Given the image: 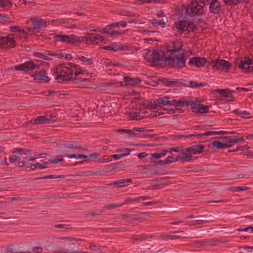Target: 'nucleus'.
<instances>
[{
    "label": "nucleus",
    "mask_w": 253,
    "mask_h": 253,
    "mask_svg": "<svg viewBox=\"0 0 253 253\" xmlns=\"http://www.w3.org/2000/svg\"><path fill=\"white\" fill-rule=\"evenodd\" d=\"M53 121L52 120H48L45 116H39L37 118L34 119L30 121L31 124L34 125L49 124Z\"/></svg>",
    "instance_id": "obj_11"
},
{
    "label": "nucleus",
    "mask_w": 253,
    "mask_h": 253,
    "mask_svg": "<svg viewBox=\"0 0 253 253\" xmlns=\"http://www.w3.org/2000/svg\"><path fill=\"white\" fill-rule=\"evenodd\" d=\"M12 152L13 153L23 154L24 155L27 154V153L25 152V149L19 148L14 149Z\"/></svg>",
    "instance_id": "obj_52"
},
{
    "label": "nucleus",
    "mask_w": 253,
    "mask_h": 253,
    "mask_svg": "<svg viewBox=\"0 0 253 253\" xmlns=\"http://www.w3.org/2000/svg\"><path fill=\"white\" fill-rule=\"evenodd\" d=\"M205 147L204 145H194L186 148V152H189L190 154H200L203 152V149Z\"/></svg>",
    "instance_id": "obj_9"
},
{
    "label": "nucleus",
    "mask_w": 253,
    "mask_h": 253,
    "mask_svg": "<svg viewBox=\"0 0 253 253\" xmlns=\"http://www.w3.org/2000/svg\"><path fill=\"white\" fill-rule=\"evenodd\" d=\"M199 60H201V62H202V64L203 65V67L206 66H209L211 64V62L207 60V58L204 57H201V59H199Z\"/></svg>",
    "instance_id": "obj_58"
},
{
    "label": "nucleus",
    "mask_w": 253,
    "mask_h": 253,
    "mask_svg": "<svg viewBox=\"0 0 253 253\" xmlns=\"http://www.w3.org/2000/svg\"><path fill=\"white\" fill-rule=\"evenodd\" d=\"M253 64V60L249 57H244V60H241L239 64L240 68H244V66H247V68H250V65Z\"/></svg>",
    "instance_id": "obj_16"
},
{
    "label": "nucleus",
    "mask_w": 253,
    "mask_h": 253,
    "mask_svg": "<svg viewBox=\"0 0 253 253\" xmlns=\"http://www.w3.org/2000/svg\"><path fill=\"white\" fill-rule=\"evenodd\" d=\"M78 58L82 62H86L87 65H91L93 64V60L92 58H87L83 56H80Z\"/></svg>",
    "instance_id": "obj_42"
},
{
    "label": "nucleus",
    "mask_w": 253,
    "mask_h": 253,
    "mask_svg": "<svg viewBox=\"0 0 253 253\" xmlns=\"http://www.w3.org/2000/svg\"><path fill=\"white\" fill-rule=\"evenodd\" d=\"M220 59H216L215 60H211V68L212 69L214 70H220V62L219 61Z\"/></svg>",
    "instance_id": "obj_28"
},
{
    "label": "nucleus",
    "mask_w": 253,
    "mask_h": 253,
    "mask_svg": "<svg viewBox=\"0 0 253 253\" xmlns=\"http://www.w3.org/2000/svg\"><path fill=\"white\" fill-rule=\"evenodd\" d=\"M197 2L196 0H192L188 4H182V6L187 7L185 9V16L195 17L196 16H201L205 12L204 11V4L202 5Z\"/></svg>",
    "instance_id": "obj_1"
},
{
    "label": "nucleus",
    "mask_w": 253,
    "mask_h": 253,
    "mask_svg": "<svg viewBox=\"0 0 253 253\" xmlns=\"http://www.w3.org/2000/svg\"><path fill=\"white\" fill-rule=\"evenodd\" d=\"M100 230L102 232H109L111 233H113L114 232H124L126 231L125 228H100Z\"/></svg>",
    "instance_id": "obj_24"
},
{
    "label": "nucleus",
    "mask_w": 253,
    "mask_h": 253,
    "mask_svg": "<svg viewBox=\"0 0 253 253\" xmlns=\"http://www.w3.org/2000/svg\"><path fill=\"white\" fill-rule=\"evenodd\" d=\"M190 107L192 112L199 114L207 113L210 108V106L208 105L197 104L193 101L190 102Z\"/></svg>",
    "instance_id": "obj_5"
},
{
    "label": "nucleus",
    "mask_w": 253,
    "mask_h": 253,
    "mask_svg": "<svg viewBox=\"0 0 253 253\" xmlns=\"http://www.w3.org/2000/svg\"><path fill=\"white\" fill-rule=\"evenodd\" d=\"M65 63H62L57 65L55 68L51 70L52 76H54V73H57L58 69H65V68H68L65 66Z\"/></svg>",
    "instance_id": "obj_33"
},
{
    "label": "nucleus",
    "mask_w": 253,
    "mask_h": 253,
    "mask_svg": "<svg viewBox=\"0 0 253 253\" xmlns=\"http://www.w3.org/2000/svg\"><path fill=\"white\" fill-rule=\"evenodd\" d=\"M111 46L113 48L112 51H116L118 50H126L128 49V47L127 46H124L123 45H119L117 43L112 44Z\"/></svg>",
    "instance_id": "obj_26"
},
{
    "label": "nucleus",
    "mask_w": 253,
    "mask_h": 253,
    "mask_svg": "<svg viewBox=\"0 0 253 253\" xmlns=\"http://www.w3.org/2000/svg\"><path fill=\"white\" fill-rule=\"evenodd\" d=\"M33 166H34V168H38V169H45L47 168V166L46 165L42 164L41 163H35V164H33Z\"/></svg>",
    "instance_id": "obj_62"
},
{
    "label": "nucleus",
    "mask_w": 253,
    "mask_h": 253,
    "mask_svg": "<svg viewBox=\"0 0 253 253\" xmlns=\"http://www.w3.org/2000/svg\"><path fill=\"white\" fill-rule=\"evenodd\" d=\"M73 72V70L69 68H65V69H58L57 73H54V75H64L65 74L66 76L67 75H72Z\"/></svg>",
    "instance_id": "obj_23"
},
{
    "label": "nucleus",
    "mask_w": 253,
    "mask_h": 253,
    "mask_svg": "<svg viewBox=\"0 0 253 253\" xmlns=\"http://www.w3.org/2000/svg\"><path fill=\"white\" fill-rule=\"evenodd\" d=\"M0 6L3 8L6 7L8 4H9V7L12 6V3L8 0H0Z\"/></svg>",
    "instance_id": "obj_46"
},
{
    "label": "nucleus",
    "mask_w": 253,
    "mask_h": 253,
    "mask_svg": "<svg viewBox=\"0 0 253 253\" xmlns=\"http://www.w3.org/2000/svg\"><path fill=\"white\" fill-rule=\"evenodd\" d=\"M240 141H245V139H243V138H231V139L229 141V143H238Z\"/></svg>",
    "instance_id": "obj_60"
},
{
    "label": "nucleus",
    "mask_w": 253,
    "mask_h": 253,
    "mask_svg": "<svg viewBox=\"0 0 253 253\" xmlns=\"http://www.w3.org/2000/svg\"><path fill=\"white\" fill-rule=\"evenodd\" d=\"M125 151H127V152L122 153L120 155H117V154L113 155L112 156H110L111 158L112 159V158H113L114 160H116L119 159L120 158H121L122 157L127 156V155H129L131 150L130 149H126Z\"/></svg>",
    "instance_id": "obj_30"
},
{
    "label": "nucleus",
    "mask_w": 253,
    "mask_h": 253,
    "mask_svg": "<svg viewBox=\"0 0 253 253\" xmlns=\"http://www.w3.org/2000/svg\"><path fill=\"white\" fill-rule=\"evenodd\" d=\"M185 53H182L178 56L174 57V62L171 64L172 68H182L185 66V60H184Z\"/></svg>",
    "instance_id": "obj_8"
},
{
    "label": "nucleus",
    "mask_w": 253,
    "mask_h": 253,
    "mask_svg": "<svg viewBox=\"0 0 253 253\" xmlns=\"http://www.w3.org/2000/svg\"><path fill=\"white\" fill-rule=\"evenodd\" d=\"M225 4L230 5L231 6H235L237 5L239 3L238 0H223Z\"/></svg>",
    "instance_id": "obj_39"
},
{
    "label": "nucleus",
    "mask_w": 253,
    "mask_h": 253,
    "mask_svg": "<svg viewBox=\"0 0 253 253\" xmlns=\"http://www.w3.org/2000/svg\"><path fill=\"white\" fill-rule=\"evenodd\" d=\"M34 55L35 57L42 59L45 60L50 61L51 60V58H50L48 56H46L43 55L42 53H40V52H35L34 53Z\"/></svg>",
    "instance_id": "obj_37"
},
{
    "label": "nucleus",
    "mask_w": 253,
    "mask_h": 253,
    "mask_svg": "<svg viewBox=\"0 0 253 253\" xmlns=\"http://www.w3.org/2000/svg\"><path fill=\"white\" fill-rule=\"evenodd\" d=\"M208 146L211 149H214L215 147L217 149H222L223 148V142L219 141H214L211 144H209Z\"/></svg>",
    "instance_id": "obj_32"
},
{
    "label": "nucleus",
    "mask_w": 253,
    "mask_h": 253,
    "mask_svg": "<svg viewBox=\"0 0 253 253\" xmlns=\"http://www.w3.org/2000/svg\"><path fill=\"white\" fill-rule=\"evenodd\" d=\"M248 188L246 186L243 187H230V190L232 191H240L248 190Z\"/></svg>",
    "instance_id": "obj_45"
},
{
    "label": "nucleus",
    "mask_w": 253,
    "mask_h": 253,
    "mask_svg": "<svg viewBox=\"0 0 253 253\" xmlns=\"http://www.w3.org/2000/svg\"><path fill=\"white\" fill-rule=\"evenodd\" d=\"M206 247L208 246H214L217 245L218 243H223V241L222 239H217L215 238L209 239H205Z\"/></svg>",
    "instance_id": "obj_17"
},
{
    "label": "nucleus",
    "mask_w": 253,
    "mask_h": 253,
    "mask_svg": "<svg viewBox=\"0 0 253 253\" xmlns=\"http://www.w3.org/2000/svg\"><path fill=\"white\" fill-rule=\"evenodd\" d=\"M133 131V129L131 130V129H118L117 130V131L119 132H125V133H126L127 134H128L131 135Z\"/></svg>",
    "instance_id": "obj_61"
},
{
    "label": "nucleus",
    "mask_w": 253,
    "mask_h": 253,
    "mask_svg": "<svg viewBox=\"0 0 253 253\" xmlns=\"http://www.w3.org/2000/svg\"><path fill=\"white\" fill-rule=\"evenodd\" d=\"M16 46V41H15L13 37H8V44L6 46V49H10L11 48H13Z\"/></svg>",
    "instance_id": "obj_34"
},
{
    "label": "nucleus",
    "mask_w": 253,
    "mask_h": 253,
    "mask_svg": "<svg viewBox=\"0 0 253 253\" xmlns=\"http://www.w3.org/2000/svg\"><path fill=\"white\" fill-rule=\"evenodd\" d=\"M68 37H69V38L68 40L67 44L75 45L77 42H81V40H80V38L73 34H71L68 36Z\"/></svg>",
    "instance_id": "obj_21"
},
{
    "label": "nucleus",
    "mask_w": 253,
    "mask_h": 253,
    "mask_svg": "<svg viewBox=\"0 0 253 253\" xmlns=\"http://www.w3.org/2000/svg\"><path fill=\"white\" fill-rule=\"evenodd\" d=\"M225 8L223 5L217 1V0H212L210 2L209 11L214 14L220 15L224 12Z\"/></svg>",
    "instance_id": "obj_3"
},
{
    "label": "nucleus",
    "mask_w": 253,
    "mask_h": 253,
    "mask_svg": "<svg viewBox=\"0 0 253 253\" xmlns=\"http://www.w3.org/2000/svg\"><path fill=\"white\" fill-rule=\"evenodd\" d=\"M30 21L32 22L33 26V29L35 30L37 33L40 32V30L42 28H45L47 27L46 21L38 17L31 18L30 19Z\"/></svg>",
    "instance_id": "obj_6"
},
{
    "label": "nucleus",
    "mask_w": 253,
    "mask_h": 253,
    "mask_svg": "<svg viewBox=\"0 0 253 253\" xmlns=\"http://www.w3.org/2000/svg\"><path fill=\"white\" fill-rule=\"evenodd\" d=\"M172 161H173V160H159V161H154V163L155 164H163V165H166L167 164L171 163H172Z\"/></svg>",
    "instance_id": "obj_48"
},
{
    "label": "nucleus",
    "mask_w": 253,
    "mask_h": 253,
    "mask_svg": "<svg viewBox=\"0 0 253 253\" xmlns=\"http://www.w3.org/2000/svg\"><path fill=\"white\" fill-rule=\"evenodd\" d=\"M198 27L192 21L187 22L186 31H187L188 33L191 32H194L198 30Z\"/></svg>",
    "instance_id": "obj_20"
},
{
    "label": "nucleus",
    "mask_w": 253,
    "mask_h": 253,
    "mask_svg": "<svg viewBox=\"0 0 253 253\" xmlns=\"http://www.w3.org/2000/svg\"><path fill=\"white\" fill-rule=\"evenodd\" d=\"M62 146L64 147L69 148H71V149L75 148V149H81V150H83V148L82 147H81V146H74L72 144H62Z\"/></svg>",
    "instance_id": "obj_50"
},
{
    "label": "nucleus",
    "mask_w": 253,
    "mask_h": 253,
    "mask_svg": "<svg viewBox=\"0 0 253 253\" xmlns=\"http://www.w3.org/2000/svg\"><path fill=\"white\" fill-rule=\"evenodd\" d=\"M68 65L70 66V69L74 67L75 70V75L77 76L78 75L83 74V72L82 71L79 65L74 64L72 63H68Z\"/></svg>",
    "instance_id": "obj_25"
},
{
    "label": "nucleus",
    "mask_w": 253,
    "mask_h": 253,
    "mask_svg": "<svg viewBox=\"0 0 253 253\" xmlns=\"http://www.w3.org/2000/svg\"><path fill=\"white\" fill-rule=\"evenodd\" d=\"M182 44L180 45V47H179L178 48L176 49L175 48V46H173V47L172 49H168L167 50V52H169L170 53V54L172 55L173 53H174V52H178L180 50H181V48H182Z\"/></svg>",
    "instance_id": "obj_53"
},
{
    "label": "nucleus",
    "mask_w": 253,
    "mask_h": 253,
    "mask_svg": "<svg viewBox=\"0 0 253 253\" xmlns=\"http://www.w3.org/2000/svg\"><path fill=\"white\" fill-rule=\"evenodd\" d=\"M217 217V215H210L209 216L207 215H201L199 217L198 220H196V221H197L199 224H202L204 222V221L202 220V219H211Z\"/></svg>",
    "instance_id": "obj_22"
},
{
    "label": "nucleus",
    "mask_w": 253,
    "mask_h": 253,
    "mask_svg": "<svg viewBox=\"0 0 253 253\" xmlns=\"http://www.w3.org/2000/svg\"><path fill=\"white\" fill-rule=\"evenodd\" d=\"M179 156L180 157V159H182L186 162H189L192 160V157L189 156L186 153H183L182 151H181L180 154L179 155Z\"/></svg>",
    "instance_id": "obj_35"
},
{
    "label": "nucleus",
    "mask_w": 253,
    "mask_h": 253,
    "mask_svg": "<svg viewBox=\"0 0 253 253\" xmlns=\"http://www.w3.org/2000/svg\"><path fill=\"white\" fill-rule=\"evenodd\" d=\"M187 25V21L186 20H179L174 23L175 28L183 32L186 31Z\"/></svg>",
    "instance_id": "obj_14"
},
{
    "label": "nucleus",
    "mask_w": 253,
    "mask_h": 253,
    "mask_svg": "<svg viewBox=\"0 0 253 253\" xmlns=\"http://www.w3.org/2000/svg\"><path fill=\"white\" fill-rule=\"evenodd\" d=\"M135 218H140V219L143 216H149V213L148 212H141L134 215Z\"/></svg>",
    "instance_id": "obj_57"
},
{
    "label": "nucleus",
    "mask_w": 253,
    "mask_h": 253,
    "mask_svg": "<svg viewBox=\"0 0 253 253\" xmlns=\"http://www.w3.org/2000/svg\"><path fill=\"white\" fill-rule=\"evenodd\" d=\"M65 177L63 175H46L42 177H36L34 178V180H39V179H48V178H64Z\"/></svg>",
    "instance_id": "obj_31"
},
{
    "label": "nucleus",
    "mask_w": 253,
    "mask_h": 253,
    "mask_svg": "<svg viewBox=\"0 0 253 253\" xmlns=\"http://www.w3.org/2000/svg\"><path fill=\"white\" fill-rule=\"evenodd\" d=\"M158 81L166 86H178L180 84L176 81H170L168 79L164 78H160Z\"/></svg>",
    "instance_id": "obj_13"
},
{
    "label": "nucleus",
    "mask_w": 253,
    "mask_h": 253,
    "mask_svg": "<svg viewBox=\"0 0 253 253\" xmlns=\"http://www.w3.org/2000/svg\"><path fill=\"white\" fill-rule=\"evenodd\" d=\"M20 160V158L17 155H14L13 157L9 158V162L11 163H14L16 162L19 161Z\"/></svg>",
    "instance_id": "obj_55"
},
{
    "label": "nucleus",
    "mask_w": 253,
    "mask_h": 253,
    "mask_svg": "<svg viewBox=\"0 0 253 253\" xmlns=\"http://www.w3.org/2000/svg\"><path fill=\"white\" fill-rule=\"evenodd\" d=\"M219 61L220 62L221 71H223L224 70H228L231 68L232 64L229 61L223 59H220ZM226 72H227L228 71H226Z\"/></svg>",
    "instance_id": "obj_18"
},
{
    "label": "nucleus",
    "mask_w": 253,
    "mask_h": 253,
    "mask_svg": "<svg viewBox=\"0 0 253 253\" xmlns=\"http://www.w3.org/2000/svg\"><path fill=\"white\" fill-rule=\"evenodd\" d=\"M193 244L197 248L206 247L205 240L202 241H195L193 242Z\"/></svg>",
    "instance_id": "obj_41"
},
{
    "label": "nucleus",
    "mask_w": 253,
    "mask_h": 253,
    "mask_svg": "<svg viewBox=\"0 0 253 253\" xmlns=\"http://www.w3.org/2000/svg\"><path fill=\"white\" fill-rule=\"evenodd\" d=\"M54 76L56 77L55 78V80L57 81V83H63L65 82L72 81V80H73L72 75L66 76L65 74H58L54 75Z\"/></svg>",
    "instance_id": "obj_12"
},
{
    "label": "nucleus",
    "mask_w": 253,
    "mask_h": 253,
    "mask_svg": "<svg viewBox=\"0 0 253 253\" xmlns=\"http://www.w3.org/2000/svg\"><path fill=\"white\" fill-rule=\"evenodd\" d=\"M105 157H107V158L98 159L97 160V162L99 163H103L109 162L112 161V159L111 158L110 156H105Z\"/></svg>",
    "instance_id": "obj_49"
},
{
    "label": "nucleus",
    "mask_w": 253,
    "mask_h": 253,
    "mask_svg": "<svg viewBox=\"0 0 253 253\" xmlns=\"http://www.w3.org/2000/svg\"><path fill=\"white\" fill-rule=\"evenodd\" d=\"M47 72L45 70L41 71H36L31 75L34 80H40L44 83H48L50 78L47 76Z\"/></svg>",
    "instance_id": "obj_7"
},
{
    "label": "nucleus",
    "mask_w": 253,
    "mask_h": 253,
    "mask_svg": "<svg viewBox=\"0 0 253 253\" xmlns=\"http://www.w3.org/2000/svg\"><path fill=\"white\" fill-rule=\"evenodd\" d=\"M81 42H84L87 44L93 43L90 35L88 37H82L81 40Z\"/></svg>",
    "instance_id": "obj_43"
},
{
    "label": "nucleus",
    "mask_w": 253,
    "mask_h": 253,
    "mask_svg": "<svg viewBox=\"0 0 253 253\" xmlns=\"http://www.w3.org/2000/svg\"><path fill=\"white\" fill-rule=\"evenodd\" d=\"M140 218H135L134 214H132L131 217H129L128 218V219L126 220L127 222L131 223L134 221H137L139 220Z\"/></svg>",
    "instance_id": "obj_64"
},
{
    "label": "nucleus",
    "mask_w": 253,
    "mask_h": 253,
    "mask_svg": "<svg viewBox=\"0 0 253 253\" xmlns=\"http://www.w3.org/2000/svg\"><path fill=\"white\" fill-rule=\"evenodd\" d=\"M39 65L35 64L33 61L30 60L24 63L15 66L14 68L16 71H23L27 72L30 70L36 69L37 67L39 68Z\"/></svg>",
    "instance_id": "obj_4"
},
{
    "label": "nucleus",
    "mask_w": 253,
    "mask_h": 253,
    "mask_svg": "<svg viewBox=\"0 0 253 253\" xmlns=\"http://www.w3.org/2000/svg\"><path fill=\"white\" fill-rule=\"evenodd\" d=\"M240 114H241V117L242 118L250 119L252 118V116L248 117V116L250 115V113L246 111H242Z\"/></svg>",
    "instance_id": "obj_59"
},
{
    "label": "nucleus",
    "mask_w": 253,
    "mask_h": 253,
    "mask_svg": "<svg viewBox=\"0 0 253 253\" xmlns=\"http://www.w3.org/2000/svg\"><path fill=\"white\" fill-rule=\"evenodd\" d=\"M42 249L40 247H33L32 249V253H42Z\"/></svg>",
    "instance_id": "obj_63"
},
{
    "label": "nucleus",
    "mask_w": 253,
    "mask_h": 253,
    "mask_svg": "<svg viewBox=\"0 0 253 253\" xmlns=\"http://www.w3.org/2000/svg\"><path fill=\"white\" fill-rule=\"evenodd\" d=\"M155 102H156L157 103V105H158L160 108H162L161 105H166V101H165L163 98H159L156 99Z\"/></svg>",
    "instance_id": "obj_51"
},
{
    "label": "nucleus",
    "mask_w": 253,
    "mask_h": 253,
    "mask_svg": "<svg viewBox=\"0 0 253 253\" xmlns=\"http://www.w3.org/2000/svg\"><path fill=\"white\" fill-rule=\"evenodd\" d=\"M64 161V159L62 158H53L52 160H49L48 162L50 163V164H56L60 162H62Z\"/></svg>",
    "instance_id": "obj_56"
},
{
    "label": "nucleus",
    "mask_w": 253,
    "mask_h": 253,
    "mask_svg": "<svg viewBox=\"0 0 253 253\" xmlns=\"http://www.w3.org/2000/svg\"><path fill=\"white\" fill-rule=\"evenodd\" d=\"M10 22L8 17L5 14H0V22H1L3 24L8 23Z\"/></svg>",
    "instance_id": "obj_44"
},
{
    "label": "nucleus",
    "mask_w": 253,
    "mask_h": 253,
    "mask_svg": "<svg viewBox=\"0 0 253 253\" xmlns=\"http://www.w3.org/2000/svg\"><path fill=\"white\" fill-rule=\"evenodd\" d=\"M214 91L219 93L221 97H232V96L229 95V89L228 88L217 89L214 90Z\"/></svg>",
    "instance_id": "obj_19"
},
{
    "label": "nucleus",
    "mask_w": 253,
    "mask_h": 253,
    "mask_svg": "<svg viewBox=\"0 0 253 253\" xmlns=\"http://www.w3.org/2000/svg\"><path fill=\"white\" fill-rule=\"evenodd\" d=\"M92 41L94 44H98V42H94L96 41H98L100 38H102V36L100 35L91 34H90Z\"/></svg>",
    "instance_id": "obj_40"
},
{
    "label": "nucleus",
    "mask_w": 253,
    "mask_h": 253,
    "mask_svg": "<svg viewBox=\"0 0 253 253\" xmlns=\"http://www.w3.org/2000/svg\"><path fill=\"white\" fill-rule=\"evenodd\" d=\"M8 37H0V48L6 49V46L8 44Z\"/></svg>",
    "instance_id": "obj_27"
},
{
    "label": "nucleus",
    "mask_w": 253,
    "mask_h": 253,
    "mask_svg": "<svg viewBox=\"0 0 253 253\" xmlns=\"http://www.w3.org/2000/svg\"><path fill=\"white\" fill-rule=\"evenodd\" d=\"M112 166L113 169H115L121 168H124L125 167V164H123L122 162H119L114 164H112Z\"/></svg>",
    "instance_id": "obj_47"
},
{
    "label": "nucleus",
    "mask_w": 253,
    "mask_h": 253,
    "mask_svg": "<svg viewBox=\"0 0 253 253\" xmlns=\"http://www.w3.org/2000/svg\"><path fill=\"white\" fill-rule=\"evenodd\" d=\"M148 237L147 235L143 234L141 235H133L131 236V239L133 241H142Z\"/></svg>",
    "instance_id": "obj_29"
},
{
    "label": "nucleus",
    "mask_w": 253,
    "mask_h": 253,
    "mask_svg": "<svg viewBox=\"0 0 253 253\" xmlns=\"http://www.w3.org/2000/svg\"><path fill=\"white\" fill-rule=\"evenodd\" d=\"M164 57V52L161 50L155 49L152 51L148 50L144 56V59L148 62H152L154 66L158 65V62L162 61Z\"/></svg>",
    "instance_id": "obj_2"
},
{
    "label": "nucleus",
    "mask_w": 253,
    "mask_h": 253,
    "mask_svg": "<svg viewBox=\"0 0 253 253\" xmlns=\"http://www.w3.org/2000/svg\"><path fill=\"white\" fill-rule=\"evenodd\" d=\"M166 105H169V106H183L186 105V106H190V102L186 100H178L177 101L176 99H173L171 101L167 100L166 102Z\"/></svg>",
    "instance_id": "obj_10"
},
{
    "label": "nucleus",
    "mask_w": 253,
    "mask_h": 253,
    "mask_svg": "<svg viewBox=\"0 0 253 253\" xmlns=\"http://www.w3.org/2000/svg\"><path fill=\"white\" fill-rule=\"evenodd\" d=\"M189 84H190V86L192 88L203 86L207 84L206 83H198L197 82L195 81H190Z\"/></svg>",
    "instance_id": "obj_38"
},
{
    "label": "nucleus",
    "mask_w": 253,
    "mask_h": 253,
    "mask_svg": "<svg viewBox=\"0 0 253 253\" xmlns=\"http://www.w3.org/2000/svg\"><path fill=\"white\" fill-rule=\"evenodd\" d=\"M187 8V7H184L182 6V7L181 9H176L177 14V15L178 16V18L181 17L183 16V11H184L185 12V9Z\"/></svg>",
    "instance_id": "obj_54"
},
{
    "label": "nucleus",
    "mask_w": 253,
    "mask_h": 253,
    "mask_svg": "<svg viewBox=\"0 0 253 253\" xmlns=\"http://www.w3.org/2000/svg\"><path fill=\"white\" fill-rule=\"evenodd\" d=\"M132 180L130 178H127L125 179H119L116 181L111 182L108 184V186H112V185H117L118 187H123L125 186L124 185H122V184H124L126 182H131Z\"/></svg>",
    "instance_id": "obj_15"
},
{
    "label": "nucleus",
    "mask_w": 253,
    "mask_h": 253,
    "mask_svg": "<svg viewBox=\"0 0 253 253\" xmlns=\"http://www.w3.org/2000/svg\"><path fill=\"white\" fill-rule=\"evenodd\" d=\"M54 37L59 38L60 40L59 41H60L63 42H65L67 44L68 43V40L69 38V37H68V35H55ZM56 41H58V40H56Z\"/></svg>",
    "instance_id": "obj_36"
}]
</instances>
